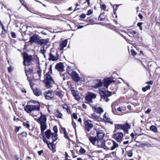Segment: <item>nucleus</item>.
Listing matches in <instances>:
<instances>
[{"label": "nucleus", "instance_id": "1", "mask_svg": "<svg viewBox=\"0 0 160 160\" xmlns=\"http://www.w3.org/2000/svg\"><path fill=\"white\" fill-rule=\"evenodd\" d=\"M52 73V65H50L48 72L44 76V80L46 86L48 88L52 87L54 82L53 78L51 76Z\"/></svg>", "mask_w": 160, "mask_h": 160}, {"label": "nucleus", "instance_id": "2", "mask_svg": "<svg viewBox=\"0 0 160 160\" xmlns=\"http://www.w3.org/2000/svg\"><path fill=\"white\" fill-rule=\"evenodd\" d=\"M114 81L112 78H106L103 80V82H102L99 80H97L94 81L93 83L95 85L93 87L95 88H98L102 86L103 84L104 87L108 88L109 84L114 82Z\"/></svg>", "mask_w": 160, "mask_h": 160}, {"label": "nucleus", "instance_id": "3", "mask_svg": "<svg viewBox=\"0 0 160 160\" xmlns=\"http://www.w3.org/2000/svg\"><path fill=\"white\" fill-rule=\"evenodd\" d=\"M40 105L39 103H36V105H27L24 107V110L28 113L34 111H38L40 110Z\"/></svg>", "mask_w": 160, "mask_h": 160}, {"label": "nucleus", "instance_id": "4", "mask_svg": "<svg viewBox=\"0 0 160 160\" xmlns=\"http://www.w3.org/2000/svg\"><path fill=\"white\" fill-rule=\"evenodd\" d=\"M93 129L96 131V134L98 139H102L104 135L103 128L99 125H96L94 126Z\"/></svg>", "mask_w": 160, "mask_h": 160}, {"label": "nucleus", "instance_id": "5", "mask_svg": "<svg viewBox=\"0 0 160 160\" xmlns=\"http://www.w3.org/2000/svg\"><path fill=\"white\" fill-rule=\"evenodd\" d=\"M101 100H103L104 101L108 102L109 100L108 97L111 95V92L103 89L101 91Z\"/></svg>", "mask_w": 160, "mask_h": 160}, {"label": "nucleus", "instance_id": "6", "mask_svg": "<svg viewBox=\"0 0 160 160\" xmlns=\"http://www.w3.org/2000/svg\"><path fill=\"white\" fill-rule=\"evenodd\" d=\"M23 62L24 65L29 66L33 60V58L31 55H28L26 52H24L23 55Z\"/></svg>", "mask_w": 160, "mask_h": 160}, {"label": "nucleus", "instance_id": "7", "mask_svg": "<svg viewBox=\"0 0 160 160\" xmlns=\"http://www.w3.org/2000/svg\"><path fill=\"white\" fill-rule=\"evenodd\" d=\"M96 95L92 92H88L86 94L85 99L88 103L92 102V100L95 99L96 98Z\"/></svg>", "mask_w": 160, "mask_h": 160}, {"label": "nucleus", "instance_id": "8", "mask_svg": "<svg viewBox=\"0 0 160 160\" xmlns=\"http://www.w3.org/2000/svg\"><path fill=\"white\" fill-rule=\"evenodd\" d=\"M42 70L39 67L36 70V72L33 73V77L36 80H39L40 79L42 75Z\"/></svg>", "mask_w": 160, "mask_h": 160}, {"label": "nucleus", "instance_id": "9", "mask_svg": "<svg viewBox=\"0 0 160 160\" xmlns=\"http://www.w3.org/2000/svg\"><path fill=\"white\" fill-rule=\"evenodd\" d=\"M44 95L46 99L50 100L52 99L53 98L54 94L53 91L48 90L44 93Z\"/></svg>", "mask_w": 160, "mask_h": 160}, {"label": "nucleus", "instance_id": "10", "mask_svg": "<svg viewBox=\"0 0 160 160\" xmlns=\"http://www.w3.org/2000/svg\"><path fill=\"white\" fill-rule=\"evenodd\" d=\"M40 40V37L36 34H34L30 38L29 42L31 43H38Z\"/></svg>", "mask_w": 160, "mask_h": 160}, {"label": "nucleus", "instance_id": "11", "mask_svg": "<svg viewBox=\"0 0 160 160\" xmlns=\"http://www.w3.org/2000/svg\"><path fill=\"white\" fill-rule=\"evenodd\" d=\"M69 75H70L72 78V79L74 81L78 82L80 79V78L79 76L78 75L75 71H72V72H69Z\"/></svg>", "mask_w": 160, "mask_h": 160}, {"label": "nucleus", "instance_id": "12", "mask_svg": "<svg viewBox=\"0 0 160 160\" xmlns=\"http://www.w3.org/2000/svg\"><path fill=\"white\" fill-rule=\"evenodd\" d=\"M85 129L88 132L90 131V130L93 127V124L92 122L90 120H88L85 122Z\"/></svg>", "mask_w": 160, "mask_h": 160}, {"label": "nucleus", "instance_id": "13", "mask_svg": "<svg viewBox=\"0 0 160 160\" xmlns=\"http://www.w3.org/2000/svg\"><path fill=\"white\" fill-rule=\"evenodd\" d=\"M97 146L98 148H102L106 150H108V148L105 145V141L102 139H99L98 141Z\"/></svg>", "mask_w": 160, "mask_h": 160}, {"label": "nucleus", "instance_id": "14", "mask_svg": "<svg viewBox=\"0 0 160 160\" xmlns=\"http://www.w3.org/2000/svg\"><path fill=\"white\" fill-rule=\"evenodd\" d=\"M123 137V133L120 132H117L113 135V138L118 142L120 141Z\"/></svg>", "mask_w": 160, "mask_h": 160}, {"label": "nucleus", "instance_id": "15", "mask_svg": "<svg viewBox=\"0 0 160 160\" xmlns=\"http://www.w3.org/2000/svg\"><path fill=\"white\" fill-rule=\"evenodd\" d=\"M40 114L41 115L37 119V122L39 124L46 123L47 118L46 115H42L41 112H40Z\"/></svg>", "mask_w": 160, "mask_h": 160}, {"label": "nucleus", "instance_id": "16", "mask_svg": "<svg viewBox=\"0 0 160 160\" xmlns=\"http://www.w3.org/2000/svg\"><path fill=\"white\" fill-rule=\"evenodd\" d=\"M92 109L95 112L99 114H101L104 111L102 108L101 107H97V106H92Z\"/></svg>", "mask_w": 160, "mask_h": 160}, {"label": "nucleus", "instance_id": "17", "mask_svg": "<svg viewBox=\"0 0 160 160\" xmlns=\"http://www.w3.org/2000/svg\"><path fill=\"white\" fill-rule=\"evenodd\" d=\"M49 61H57L58 59V54L57 52H56L55 55H54L52 52H50L49 54Z\"/></svg>", "mask_w": 160, "mask_h": 160}, {"label": "nucleus", "instance_id": "18", "mask_svg": "<svg viewBox=\"0 0 160 160\" xmlns=\"http://www.w3.org/2000/svg\"><path fill=\"white\" fill-rule=\"evenodd\" d=\"M49 42V39L48 38L41 39L39 40L38 44H40L41 46L44 47V46L47 45Z\"/></svg>", "mask_w": 160, "mask_h": 160}, {"label": "nucleus", "instance_id": "19", "mask_svg": "<svg viewBox=\"0 0 160 160\" xmlns=\"http://www.w3.org/2000/svg\"><path fill=\"white\" fill-rule=\"evenodd\" d=\"M128 31L129 33L133 35L134 37L137 38L138 37L139 33L136 31L132 29H128Z\"/></svg>", "mask_w": 160, "mask_h": 160}, {"label": "nucleus", "instance_id": "20", "mask_svg": "<svg viewBox=\"0 0 160 160\" xmlns=\"http://www.w3.org/2000/svg\"><path fill=\"white\" fill-rule=\"evenodd\" d=\"M67 42L68 41L67 40L61 42L59 44V49L61 51L63 50L64 48L66 46Z\"/></svg>", "mask_w": 160, "mask_h": 160}, {"label": "nucleus", "instance_id": "21", "mask_svg": "<svg viewBox=\"0 0 160 160\" xmlns=\"http://www.w3.org/2000/svg\"><path fill=\"white\" fill-rule=\"evenodd\" d=\"M103 120L105 122H108L111 124H113V122L109 117L108 115H107V114L105 113L103 116Z\"/></svg>", "mask_w": 160, "mask_h": 160}, {"label": "nucleus", "instance_id": "22", "mask_svg": "<svg viewBox=\"0 0 160 160\" xmlns=\"http://www.w3.org/2000/svg\"><path fill=\"white\" fill-rule=\"evenodd\" d=\"M88 138L90 141L93 145H97V144L98 143V141L99 139H97L96 137L90 136Z\"/></svg>", "mask_w": 160, "mask_h": 160}, {"label": "nucleus", "instance_id": "23", "mask_svg": "<svg viewBox=\"0 0 160 160\" xmlns=\"http://www.w3.org/2000/svg\"><path fill=\"white\" fill-rule=\"evenodd\" d=\"M55 68L58 71L62 72L64 71L63 64L62 63L60 62L57 64L56 65Z\"/></svg>", "mask_w": 160, "mask_h": 160}, {"label": "nucleus", "instance_id": "24", "mask_svg": "<svg viewBox=\"0 0 160 160\" xmlns=\"http://www.w3.org/2000/svg\"><path fill=\"white\" fill-rule=\"evenodd\" d=\"M41 130V134H43L44 131L46 129L47 126L46 123L40 124Z\"/></svg>", "mask_w": 160, "mask_h": 160}, {"label": "nucleus", "instance_id": "25", "mask_svg": "<svg viewBox=\"0 0 160 160\" xmlns=\"http://www.w3.org/2000/svg\"><path fill=\"white\" fill-rule=\"evenodd\" d=\"M33 92L34 95L37 96H40L41 94V90L38 88H36L33 90Z\"/></svg>", "mask_w": 160, "mask_h": 160}, {"label": "nucleus", "instance_id": "26", "mask_svg": "<svg viewBox=\"0 0 160 160\" xmlns=\"http://www.w3.org/2000/svg\"><path fill=\"white\" fill-rule=\"evenodd\" d=\"M52 133H51V131L50 129H48L45 132V135L48 139H49L51 136Z\"/></svg>", "mask_w": 160, "mask_h": 160}, {"label": "nucleus", "instance_id": "27", "mask_svg": "<svg viewBox=\"0 0 160 160\" xmlns=\"http://www.w3.org/2000/svg\"><path fill=\"white\" fill-rule=\"evenodd\" d=\"M25 71L26 73V76H27L28 78V74H30L31 73H32L33 72V71L32 69L30 68L27 69L26 68H25Z\"/></svg>", "mask_w": 160, "mask_h": 160}, {"label": "nucleus", "instance_id": "28", "mask_svg": "<svg viewBox=\"0 0 160 160\" xmlns=\"http://www.w3.org/2000/svg\"><path fill=\"white\" fill-rule=\"evenodd\" d=\"M57 133H52L51 135L52 137V142L55 141L57 139Z\"/></svg>", "mask_w": 160, "mask_h": 160}, {"label": "nucleus", "instance_id": "29", "mask_svg": "<svg viewBox=\"0 0 160 160\" xmlns=\"http://www.w3.org/2000/svg\"><path fill=\"white\" fill-rule=\"evenodd\" d=\"M64 94V92L61 91H57L56 93V95L61 98L63 97Z\"/></svg>", "mask_w": 160, "mask_h": 160}, {"label": "nucleus", "instance_id": "30", "mask_svg": "<svg viewBox=\"0 0 160 160\" xmlns=\"http://www.w3.org/2000/svg\"><path fill=\"white\" fill-rule=\"evenodd\" d=\"M63 132L64 134V137L67 138L68 140H70V138L68 136V133L66 132V129L65 128H63Z\"/></svg>", "mask_w": 160, "mask_h": 160}, {"label": "nucleus", "instance_id": "31", "mask_svg": "<svg viewBox=\"0 0 160 160\" xmlns=\"http://www.w3.org/2000/svg\"><path fill=\"white\" fill-rule=\"evenodd\" d=\"M150 129L154 132H157L158 130L156 127L152 125L150 127Z\"/></svg>", "mask_w": 160, "mask_h": 160}, {"label": "nucleus", "instance_id": "32", "mask_svg": "<svg viewBox=\"0 0 160 160\" xmlns=\"http://www.w3.org/2000/svg\"><path fill=\"white\" fill-rule=\"evenodd\" d=\"M118 144H117L115 142L113 141V145L111 148V150H114L116 148L118 147Z\"/></svg>", "mask_w": 160, "mask_h": 160}, {"label": "nucleus", "instance_id": "33", "mask_svg": "<svg viewBox=\"0 0 160 160\" xmlns=\"http://www.w3.org/2000/svg\"><path fill=\"white\" fill-rule=\"evenodd\" d=\"M56 113L57 115L58 118H62V114L58 110H56Z\"/></svg>", "mask_w": 160, "mask_h": 160}, {"label": "nucleus", "instance_id": "34", "mask_svg": "<svg viewBox=\"0 0 160 160\" xmlns=\"http://www.w3.org/2000/svg\"><path fill=\"white\" fill-rule=\"evenodd\" d=\"M48 148L52 151L53 150V144L52 143L49 142L47 144Z\"/></svg>", "mask_w": 160, "mask_h": 160}, {"label": "nucleus", "instance_id": "35", "mask_svg": "<svg viewBox=\"0 0 160 160\" xmlns=\"http://www.w3.org/2000/svg\"><path fill=\"white\" fill-rule=\"evenodd\" d=\"M123 125V130L128 129L130 128V126L128 123H126Z\"/></svg>", "mask_w": 160, "mask_h": 160}, {"label": "nucleus", "instance_id": "36", "mask_svg": "<svg viewBox=\"0 0 160 160\" xmlns=\"http://www.w3.org/2000/svg\"><path fill=\"white\" fill-rule=\"evenodd\" d=\"M23 125L24 126L29 128L30 127V124L29 122L28 121H26L23 122Z\"/></svg>", "mask_w": 160, "mask_h": 160}, {"label": "nucleus", "instance_id": "37", "mask_svg": "<svg viewBox=\"0 0 160 160\" xmlns=\"http://www.w3.org/2000/svg\"><path fill=\"white\" fill-rule=\"evenodd\" d=\"M150 85H148L146 86L145 87L143 88H142V90L143 92H146L147 90L149 89L150 88Z\"/></svg>", "mask_w": 160, "mask_h": 160}, {"label": "nucleus", "instance_id": "38", "mask_svg": "<svg viewBox=\"0 0 160 160\" xmlns=\"http://www.w3.org/2000/svg\"><path fill=\"white\" fill-rule=\"evenodd\" d=\"M60 75L61 78H62L63 80H66L65 77L67 75L66 73L62 74V72H60Z\"/></svg>", "mask_w": 160, "mask_h": 160}, {"label": "nucleus", "instance_id": "39", "mask_svg": "<svg viewBox=\"0 0 160 160\" xmlns=\"http://www.w3.org/2000/svg\"><path fill=\"white\" fill-rule=\"evenodd\" d=\"M28 80L29 81V84L30 85V87L32 89L33 86V83H32V80H31L30 79H29L28 76V78H27Z\"/></svg>", "mask_w": 160, "mask_h": 160}, {"label": "nucleus", "instance_id": "40", "mask_svg": "<svg viewBox=\"0 0 160 160\" xmlns=\"http://www.w3.org/2000/svg\"><path fill=\"white\" fill-rule=\"evenodd\" d=\"M45 52V51L44 49V46H42L41 48V50H40V52L43 54V55L44 54Z\"/></svg>", "mask_w": 160, "mask_h": 160}, {"label": "nucleus", "instance_id": "41", "mask_svg": "<svg viewBox=\"0 0 160 160\" xmlns=\"http://www.w3.org/2000/svg\"><path fill=\"white\" fill-rule=\"evenodd\" d=\"M117 129H122L123 130V125L121 124H117L116 126Z\"/></svg>", "mask_w": 160, "mask_h": 160}, {"label": "nucleus", "instance_id": "42", "mask_svg": "<svg viewBox=\"0 0 160 160\" xmlns=\"http://www.w3.org/2000/svg\"><path fill=\"white\" fill-rule=\"evenodd\" d=\"M41 135H42L43 136V142L47 144L48 143L49 141H48L47 140L46 138L44 136L43 134H42Z\"/></svg>", "mask_w": 160, "mask_h": 160}, {"label": "nucleus", "instance_id": "43", "mask_svg": "<svg viewBox=\"0 0 160 160\" xmlns=\"http://www.w3.org/2000/svg\"><path fill=\"white\" fill-rule=\"evenodd\" d=\"M63 108L67 110L68 112H70V110L68 109V106L67 105H63L62 106Z\"/></svg>", "mask_w": 160, "mask_h": 160}, {"label": "nucleus", "instance_id": "44", "mask_svg": "<svg viewBox=\"0 0 160 160\" xmlns=\"http://www.w3.org/2000/svg\"><path fill=\"white\" fill-rule=\"evenodd\" d=\"M74 97L75 99L77 101H79L80 99V98L78 94L75 95Z\"/></svg>", "mask_w": 160, "mask_h": 160}, {"label": "nucleus", "instance_id": "45", "mask_svg": "<svg viewBox=\"0 0 160 160\" xmlns=\"http://www.w3.org/2000/svg\"><path fill=\"white\" fill-rule=\"evenodd\" d=\"M143 24V23L142 22H138L137 24V26L139 27V29L141 30H142V25Z\"/></svg>", "mask_w": 160, "mask_h": 160}, {"label": "nucleus", "instance_id": "46", "mask_svg": "<svg viewBox=\"0 0 160 160\" xmlns=\"http://www.w3.org/2000/svg\"><path fill=\"white\" fill-rule=\"evenodd\" d=\"M91 115L92 118L93 119H97L98 118V117L96 115L95 113H93Z\"/></svg>", "mask_w": 160, "mask_h": 160}, {"label": "nucleus", "instance_id": "47", "mask_svg": "<svg viewBox=\"0 0 160 160\" xmlns=\"http://www.w3.org/2000/svg\"><path fill=\"white\" fill-rule=\"evenodd\" d=\"M79 152L81 153H82V154H83V153H85L86 152V151L83 148H81L80 149V150H79Z\"/></svg>", "mask_w": 160, "mask_h": 160}, {"label": "nucleus", "instance_id": "48", "mask_svg": "<svg viewBox=\"0 0 160 160\" xmlns=\"http://www.w3.org/2000/svg\"><path fill=\"white\" fill-rule=\"evenodd\" d=\"M115 5H114L113 7V13L114 14H115L116 11L117 9V8L118 7V5H116L115 6V7H116L115 8Z\"/></svg>", "mask_w": 160, "mask_h": 160}, {"label": "nucleus", "instance_id": "49", "mask_svg": "<svg viewBox=\"0 0 160 160\" xmlns=\"http://www.w3.org/2000/svg\"><path fill=\"white\" fill-rule=\"evenodd\" d=\"M131 51L132 55L135 56L136 55V52L133 49H131Z\"/></svg>", "mask_w": 160, "mask_h": 160}, {"label": "nucleus", "instance_id": "50", "mask_svg": "<svg viewBox=\"0 0 160 160\" xmlns=\"http://www.w3.org/2000/svg\"><path fill=\"white\" fill-rule=\"evenodd\" d=\"M67 72H68V74H69V72H72V71H72L71 69V68L70 67H69V66H68V68L67 69Z\"/></svg>", "mask_w": 160, "mask_h": 160}, {"label": "nucleus", "instance_id": "51", "mask_svg": "<svg viewBox=\"0 0 160 160\" xmlns=\"http://www.w3.org/2000/svg\"><path fill=\"white\" fill-rule=\"evenodd\" d=\"M53 130L54 131V133H57L58 130L57 127L56 126H54L53 128Z\"/></svg>", "mask_w": 160, "mask_h": 160}, {"label": "nucleus", "instance_id": "52", "mask_svg": "<svg viewBox=\"0 0 160 160\" xmlns=\"http://www.w3.org/2000/svg\"><path fill=\"white\" fill-rule=\"evenodd\" d=\"M21 134L22 135V137H26L27 136V133L26 132H22L21 133Z\"/></svg>", "mask_w": 160, "mask_h": 160}, {"label": "nucleus", "instance_id": "53", "mask_svg": "<svg viewBox=\"0 0 160 160\" xmlns=\"http://www.w3.org/2000/svg\"><path fill=\"white\" fill-rule=\"evenodd\" d=\"M22 4L24 6H26V3L24 0H19Z\"/></svg>", "mask_w": 160, "mask_h": 160}, {"label": "nucleus", "instance_id": "54", "mask_svg": "<svg viewBox=\"0 0 160 160\" xmlns=\"http://www.w3.org/2000/svg\"><path fill=\"white\" fill-rule=\"evenodd\" d=\"M128 156L129 157H131L132 155V151H129L128 154Z\"/></svg>", "mask_w": 160, "mask_h": 160}, {"label": "nucleus", "instance_id": "55", "mask_svg": "<svg viewBox=\"0 0 160 160\" xmlns=\"http://www.w3.org/2000/svg\"><path fill=\"white\" fill-rule=\"evenodd\" d=\"M79 17L81 18L84 19L86 17V15L84 13H82L80 15Z\"/></svg>", "mask_w": 160, "mask_h": 160}, {"label": "nucleus", "instance_id": "56", "mask_svg": "<svg viewBox=\"0 0 160 160\" xmlns=\"http://www.w3.org/2000/svg\"><path fill=\"white\" fill-rule=\"evenodd\" d=\"M11 36L13 38H15L16 37V33L13 32H12L11 33Z\"/></svg>", "mask_w": 160, "mask_h": 160}, {"label": "nucleus", "instance_id": "57", "mask_svg": "<svg viewBox=\"0 0 160 160\" xmlns=\"http://www.w3.org/2000/svg\"><path fill=\"white\" fill-rule=\"evenodd\" d=\"M21 128V127H16L15 130V132H18L20 130V128Z\"/></svg>", "mask_w": 160, "mask_h": 160}, {"label": "nucleus", "instance_id": "58", "mask_svg": "<svg viewBox=\"0 0 160 160\" xmlns=\"http://www.w3.org/2000/svg\"><path fill=\"white\" fill-rule=\"evenodd\" d=\"M65 158L64 160H70V159H68V158L69 156L68 155V153L66 152H65Z\"/></svg>", "mask_w": 160, "mask_h": 160}, {"label": "nucleus", "instance_id": "59", "mask_svg": "<svg viewBox=\"0 0 160 160\" xmlns=\"http://www.w3.org/2000/svg\"><path fill=\"white\" fill-rule=\"evenodd\" d=\"M92 13V11L91 10H89L87 12V14L88 15H89Z\"/></svg>", "mask_w": 160, "mask_h": 160}, {"label": "nucleus", "instance_id": "60", "mask_svg": "<svg viewBox=\"0 0 160 160\" xmlns=\"http://www.w3.org/2000/svg\"><path fill=\"white\" fill-rule=\"evenodd\" d=\"M38 152L39 155L41 156L43 153V150H41L38 151Z\"/></svg>", "mask_w": 160, "mask_h": 160}, {"label": "nucleus", "instance_id": "61", "mask_svg": "<svg viewBox=\"0 0 160 160\" xmlns=\"http://www.w3.org/2000/svg\"><path fill=\"white\" fill-rule=\"evenodd\" d=\"M7 33V31L5 30L4 27V29H2V33L3 34H6Z\"/></svg>", "mask_w": 160, "mask_h": 160}, {"label": "nucleus", "instance_id": "62", "mask_svg": "<svg viewBox=\"0 0 160 160\" xmlns=\"http://www.w3.org/2000/svg\"><path fill=\"white\" fill-rule=\"evenodd\" d=\"M8 71L9 72H12L13 70V68H12V67L11 66L9 67L8 68Z\"/></svg>", "mask_w": 160, "mask_h": 160}, {"label": "nucleus", "instance_id": "63", "mask_svg": "<svg viewBox=\"0 0 160 160\" xmlns=\"http://www.w3.org/2000/svg\"><path fill=\"white\" fill-rule=\"evenodd\" d=\"M72 117L73 118L76 119L77 118V115L76 113H73L72 114Z\"/></svg>", "mask_w": 160, "mask_h": 160}, {"label": "nucleus", "instance_id": "64", "mask_svg": "<svg viewBox=\"0 0 160 160\" xmlns=\"http://www.w3.org/2000/svg\"><path fill=\"white\" fill-rule=\"evenodd\" d=\"M153 83V81H150L149 82H146L147 84H148L150 85H152Z\"/></svg>", "mask_w": 160, "mask_h": 160}]
</instances>
